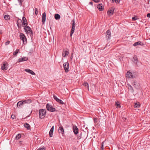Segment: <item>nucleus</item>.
<instances>
[{"label":"nucleus","mask_w":150,"mask_h":150,"mask_svg":"<svg viewBox=\"0 0 150 150\" xmlns=\"http://www.w3.org/2000/svg\"><path fill=\"white\" fill-rule=\"evenodd\" d=\"M145 2L146 3H147L149 4H150V3H149L150 0H145Z\"/></svg>","instance_id":"41"},{"label":"nucleus","mask_w":150,"mask_h":150,"mask_svg":"<svg viewBox=\"0 0 150 150\" xmlns=\"http://www.w3.org/2000/svg\"><path fill=\"white\" fill-rule=\"evenodd\" d=\"M46 14L45 12L43 13L42 16V22L44 24L46 20Z\"/></svg>","instance_id":"12"},{"label":"nucleus","mask_w":150,"mask_h":150,"mask_svg":"<svg viewBox=\"0 0 150 150\" xmlns=\"http://www.w3.org/2000/svg\"><path fill=\"white\" fill-rule=\"evenodd\" d=\"M10 43V41H8L5 43V45H8Z\"/></svg>","instance_id":"43"},{"label":"nucleus","mask_w":150,"mask_h":150,"mask_svg":"<svg viewBox=\"0 0 150 150\" xmlns=\"http://www.w3.org/2000/svg\"><path fill=\"white\" fill-rule=\"evenodd\" d=\"M134 62L135 64H137L138 62V59L136 56H134L133 57Z\"/></svg>","instance_id":"25"},{"label":"nucleus","mask_w":150,"mask_h":150,"mask_svg":"<svg viewBox=\"0 0 150 150\" xmlns=\"http://www.w3.org/2000/svg\"><path fill=\"white\" fill-rule=\"evenodd\" d=\"M147 16L148 17L150 18V13H148L147 15Z\"/></svg>","instance_id":"46"},{"label":"nucleus","mask_w":150,"mask_h":150,"mask_svg":"<svg viewBox=\"0 0 150 150\" xmlns=\"http://www.w3.org/2000/svg\"><path fill=\"white\" fill-rule=\"evenodd\" d=\"M21 137V135L20 134H18L16 136V139H18Z\"/></svg>","instance_id":"35"},{"label":"nucleus","mask_w":150,"mask_h":150,"mask_svg":"<svg viewBox=\"0 0 150 150\" xmlns=\"http://www.w3.org/2000/svg\"><path fill=\"white\" fill-rule=\"evenodd\" d=\"M38 13V11L37 8H35V14L36 15H37Z\"/></svg>","instance_id":"39"},{"label":"nucleus","mask_w":150,"mask_h":150,"mask_svg":"<svg viewBox=\"0 0 150 150\" xmlns=\"http://www.w3.org/2000/svg\"><path fill=\"white\" fill-rule=\"evenodd\" d=\"M72 27L70 34V36H72V34L74 32L75 29V21L74 19L72 21Z\"/></svg>","instance_id":"3"},{"label":"nucleus","mask_w":150,"mask_h":150,"mask_svg":"<svg viewBox=\"0 0 150 150\" xmlns=\"http://www.w3.org/2000/svg\"><path fill=\"white\" fill-rule=\"evenodd\" d=\"M1 33H2V31H1L0 30V34H1Z\"/></svg>","instance_id":"48"},{"label":"nucleus","mask_w":150,"mask_h":150,"mask_svg":"<svg viewBox=\"0 0 150 150\" xmlns=\"http://www.w3.org/2000/svg\"><path fill=\"white\" fill-rule=\"evenodd\" d=\"M25 27L24 28L25 32L28 34H31L32 32L29 26H25Z\"/></svg>","instance_id":"6"},{"label":"nucleus","mask_w":150,"mask_h":150,"mask_svg":"<svg viewBox=\"0 0 150 150\" xmlns=\"http://www.w3.org/2000/svg\"><path fill=\"white\" fill-rule=\"evenodd\" d=\"M128 88L130 90H131L133 92V88L131 86V85H129V87H128Z\"/></svg>","instance_id":"34"},{"label":"nucleus","mask_w":150,"mask_h":150,"mask_svg":"<svg viewBox=\"0 0 150 150\" xmlns=\"http://www.w3.org/2000/svg\"><path fill=\"white\" fill-rule=\"evenodd\" d=\"M22 20L23 22H22V24L25 26L27 24V21L26 20V18L24 17H23Z\"/></svg>","instance_id":"16"},{"label":"nucleus","mask_w":150,"mask_h":150,"mask_svg":"<svg viewBox=\"0 0 150 150\" xmlns=\"http://www.w3.org/2000/svg\"><path fill=\"white\" fill-rule=\"evenodd\" d=\"M53 98L54 100L58 103H59L60 99L58 98L55 95H53Z\"/></svg>","instance_id":"26"},{"label":"nucleus","mask_w":150,"mask_h":150,"mask_svg":"<svg viewBox=\"0 0 150 150\" xmlns=\"http://www.w3.org/2000/svg\"><path fill=\"white\" fill-rule=\"evenodd\" d=\"M93 3L92 1H91L89 2V4H90L91 5H93Z\"/></svg>","instance_id":"47"},{"label":"nucleus","mask_w":150,"mask_h":150,"mask_svg":"<svg viewBox=\"0 0 150 150\" xmlns=\"http://www.w3.org/2000/svg\"><path fill=\"white\" fill-rule=\"evenodd\" d=\"M59 103H60L61 104H64V103L63 102V101L61 100Z\"/></svg>","instance_id":"42"},{"label":"nucleus","mask_w":150,"mask_h":150,"mask_svg":"<svg viewBox=\"0 0 150 150\" xmlns=\"http://www.w3.org/2000/svg\"><path fill=\"white\" fill-rule=\"evenodd\" d=\"M31 100L30 99H28L25 100L24 101V103H29L31 102Z\"/></svg>","instance_id":"31"},{"label":"nucleus","mask_w":150,"mask_h":150,"mask_svg":"<svg viewBox=\"0 0 150 150\" xmlns=\"http://www.w3.org/2000/svg\"><path fill=\"white\" fill-rule=\"evenodd\" d=\"M112 2H115L117 3H119L120 1V0H110Z\"/></svg>","instance_id":"32"},{"label":"nucleus","mask_w":150,"mask_h":150,"mask_svg":"<svg viewBox=\"0 0 150 150\" xmlns=\"http://www.w3.org/2000/svg\"><path fill=\"white\" fill-rule=\"evenodd\" d=\"M106 38L107 40H110L111 37V32L109 30H108L106 32Z\"/></svg>","instance_id":"10"},{"label":"nucleus","mask_w":150,"mask_h":150,"mask_svg":"<svg viewBox=\"0 0 150 150\" xmlns=\"http://www.w3.org/2000/svg\"><path fill=\"white\" fill-rule=\"evenodd\" d=\"M39 117L41 119L43 118L46 114V110L45 109H41L39 110Z\"/></svg>","instance_id":"2"},{"label":"nucleus","mask_w":150,"mask_h":150,"mask_svg":"<svg viewBox=\"0 0 150 150\" xmlns=\"http://www.w3.org/2000/svg\"><path fill=\"white\" fill-rule=\"evenodd\" d=\"M24 126L25 128H27L28 129H29L30 127L29 125L27 123L25 124L24 125Z\"/></svg>","instance_id":"27"},{"label":"nucleus","mask_w":150,"mask_h":150,"mask_svg":"<svg viewBox=\"0 0 150 150\" xmlns=\"http://www.w3.org/2000/svg\"><path fill=\"white\" fill-rule=\"evenodd\" d=\"M15 115H12L11 116V117L12 119H15Z\"/></svg>","instance_id":"44"},{"label":"nucleus","mask_w":150,"mask_h":150,"mask_svg":"<svg viewBox=\"0 0 150 150\" xmlns=\"http://www.w3.org/2000/svg\"><path fill=\"white\" fill-rule=\"evenodd\" d=\"M69 63L68 62H65L63 64V66L65 71V72H67L69 71Z\"/></svg>","instance_id":"8"},{"label":"nucleus","mask_w":150,"mask_h":150,"mask_svg":"<svg viewBox=\"0 0 150 150\" xmlns=\"http://www.w3.org/2000/svg\"><path fill=\"white\" fill-rule=\"evenodd\" d=\"M25 71L28 73L31 74L33 75H35V73L32 70H30L28 69H25Z\"/></svg>","instance_id":"17"},{"label":"nucleus","mask_w":150,"mask_h":150,"mask_svg":"<svg viewBox=\"0 0 150 150\" xmlns=\"http://www.w3.org/2000/svg\"><path fill=\"white\" fill-rule=\"evenodd\" d=\"M115 104L117 106V107L120 108L121 107V106L120 105V104L119 102L118 101L116 102Z\"/></svg>","instance_id":"29"},{"label":"nucleus","mask_w":150,"mask_h":150,"mask_svg":"<svg viewBox=\"0 0 150 150\" xmlns=\"http://www.w3.org/2000/svg\"><path fill=\"white\" fill-rule=\"evenodd\" d=\"M59 133L63 134L64 133V130L63 127H60L59 129Z\"/></svg>","instance_id":"21"},{"label":"nucleus","mask_w":150,"mask_h":150,"mask_svg":"<svg viewBox=\"0 0 150 150\" xmlns=\"http://www.w3.org/2000/svg\"><path fill=\"white\" fill-rule=\"evenodd\" d=\"M138 45H144V44L141 41H138L137 42H135L133 44V46H136Z\"/></svg>","instance_id":"18"},{"label":"nucleus","mask_w":150,"mask_h":150,"mask_svg":"<svg viewBox=\"0 0 150 150\" xmlns=\"http://www.w3.org/2000/svg\"><path fill=\"white\" fill-rule=\"evenodd\" d=\"M69 54V52L68 51L66 50L63 51L62 53V55L63 57H65L66 56H67Z\"/></svg>","instance_id":"19"},{"label":"nucleus","mask_w":150,"mask_h":150,"mask_svg":"<svg viewBox=\"0 0 150 150\" xmlns=\"http://www.w3.org/2000/svg\"><path fill=\"white\" fill-rule=\"evenodd\" d=\"M20 39L23 41L24 44L27 43L26 39L24 34L22 33H20Z\"/></svg>","instance_id":"4"},{"label":"nucleus","mask_w":150,"mask_h":150,"mask_svg":"<svg viewBox=\"0 0 150 150\" xmlns=\"http://www.w3.org/2000/svg\"><path fill=\"white\" fill-rule=\"evenodd\" d=\"M83 86H85V87H86L88 88V90H89V88L88 84V83H87V82L84 83H83Z\"/></svg>","instance_id":"28"},{"label":"nucleus","mask_w":150,"mask_h":150,"mask_svg":"<svg viewBox=\"0 0 150 150\" xmlns=\"http://www.w3.org/2000/svg\"><path fill=\"white\" fill-rule=\"evenodd\" d=\"M73 132L75 134H77L78 133V129L77 127L76 126H73Z\"/></svg>","instance_id":"13"},{"label":"nucleus","mask_w":150,"mask_h":150,"mask_svg":"<svg viewBox=\"0 0 150 150\" xmlns=\"http://www.w3.org/2000/svg\"><path fill=\"white\" fill-rule=\"evenodd\" d=\"M133 86L136 89H138L139 88V84L135 81H134L132 83Z\"/></svg>","instance_id":"7"},{"label":"nucleus","mask_w":150,"mask_h":150,"mask_svg":"<svg viewBox=\"0 0 150 150\" xmlns=\"http://www.w3.org/2000/svg\"><path fill=\"white\" fill-rule=\"evenodd\" d=\"M24 101L22 102V101H20L18 102L17 103V107H20V106L22 105L23 104H24Z\"/></svg>","instance_id":"22"},{"label":"nucleus","mask_w":150,"mask_h":150,"mask_svg":"<svg viewBox=\"0 0 150 150\" xmlns=\"http://www.w3.org/2000/svg\"><path fill=\"white\" fill-rule=\"evenodd\" d=\"M4 18L5 19L8 20L10 19V16L8 15H6L4 16Z\"/></svg>","instance_id":"30"},{"label":"nucleus","mask_w":150,"mask_h":150,"mask_svg":"<svg viewBox=\"0 0 150 150\" xmlns=\"http://www.w3.org/2000/svg\"><path fill=\"white\" fill-rule=\"evenodd\" d=\"M101 150H103V142L102 143V145L101 146Z\"/></svg>","instance_id":"40"},{"label":"nucleus","mask_w":150,"mask_h":150,"mask_svg":"<svg viewBox=\"0 0 150 150\" xmlns=\"http://www.w3.org/2000/svg\"><path fill=\"white\" fill-rule=\"evenodd\" d=\"M72 56H71V59H72Z\"/></svg>","instance_id":"49"},{"label":"nucleus","mask_w":150,"mask_h":150,"mask_svg":"<svg viewBox=\"0 0 150 150\" xmlns=\"http://www.w3.org/2000/svg\"><path fill=\"white\" fill-rule=\"evenodd\" d=\"M114 11V8H111L110 9H109L107 12L109 16L112 15Z\"/></svg>","instance_id":"9"},{"label":"nucleus","mask_w":150,"mask_h":150,"mask_svg":"<svg viewBox=\"0 0 150 150\" xmlns=\"http://www.w3.org/2000/svg\"><path fill=\"white\" fill-rule=\"evenodd\" d=\"M45 148L44 146L42 147H40L37 149V150H45Z\"/></svg>","instance_id":"37"},{"label":"nucleus","mask_w":150,"mask_h":150,"mask_svg":"<svg viewBox=\"0 0 150 150\" xmlns=\"http://www.w3.org/2000/svg\"><path fill=\"white\" fill-rule=\"evenodd\" d=\"M19 50V49L16 50V51L13 53V55H16L18 53Z\"/></svg>","instance_id":"33"},{"label":"nucleus","mask_w":150,"mask_h":150,"mask_svg":"<svg viewBox=\"0 0 150 150\" xmlns=\"http://www.w3.org/2000/svg\"><path fill=\"white\" fill-rule=\"evenodd\" d=\"M54 126H53L50 129V130L49 132V135L50 137H52L53 134V133L54 131Z\"/></svg>","instance_id":"20"},{"label":"nucleus","mask_w":150,"mask_h":150,"mask_svg":"<svg viewBox=\"0 0 150 150\" xmlns=\"http://www.w3.org/2000/svg\"><path fill=\"white\" fill-rule=\"evenodd\" d=\"M55 18L57 20H59L60 18V16L58 14H55L54 16Z\"/></svg>","instance_id":"23"},{"label":"nucleus","mask_w":150,"mask_h":150,"mask_svg":"<svg viewBox=\"0 0 150 150\" xmlns=\"http://www.w3.org/2000/svg\"><path fill=\"white\" fill-rule=\"evenodd\" d=\"M140 106V103H136L134 105V107L135 108H139Z\"/></svg>","instance_id":"24"},{"label":"nucleus","mask_w":150,"mask_h":150,"mask_svg":"<svg viewBox=\"0 0 150 150\" xmlns=\"http://www.w3.org/2000/svg\"><path fill=\"white\" fill-rule=\"evenodd\" d=\"M98 8L100 11H102L104 9V7L102 6V4H99L97 6Z\"/></svg>","instance_id":"15"},{"label":"nucleus","mask_w":150,"mask_h":150,"mask_svg":"<svg viewBox=\"0 0 150 150\" xmlns=\"http://www.w3.org/2000/svg\"><path fill=\"white\" fill-rule=\"evenodd\" d=\"M95 2L98 3L100 1V0H93Z\"/></svg>","instance_id":"45"},{"label":"nucleus","mask_w":150,"mask_h":150,"mask_svg":"<svg viewBox=\"0 0 150 150\" xmlns=\"http://www.w3.org/2000/svg\"><path fill=\"white\" fill-rule=\"evenodd\" d=\"M7 65V64L6 63L3 64L1 66L2 69L4 70H7L8 69Z\"/></svg>","instance_id":"14"},{"label":"nucleus","mask_w":150,"mask_h":150,"mask_svg":"<svg viewBox=\"0 0 150 150\" xmlns=\"http://www.w3.org/2000/svg\"><path fill=\"white\" fill-rule=\"evenodd\" d=\"M28 58L26 57H21L18 59V62H21L23 61H26L28 60Z\"/></svg>","instance_id":"11"},{"label":"nucleus","mask_w":150,"mask_h":150,"mask_svg":"<svg viewBox=\"0 0 150 150\" xmlns=\"http://www.w3.org/2000/svg\"><path fill=\"white\" fill-rule=\"evenodd\" d=\"M94 121L95 123H97L98 122V120L96 118H95L94 119Z\"/></svg>","instance_id":"38"},{"label":"nucleus","mask_w":150,"mask_h":150,"mask_svg":"<svg viewBox=\"0 0 150 150\" xmlns=\"http://www.w3.org/2000/svg\"><path fill=\"white\" fill-rule=\"evenodd\" d=\"M127 77L129 78H134L137 76L136 72H131L130 71H127L126 74Z\"/></svg>","instance_id":"1"},{"label":"nucleus","mask_w":150,"mask_h":150,"mask_svg":"<svg viewBox=\"0 0 150 150\" xmlns=\"http://www.w3.org/2000/svg\"><path fill=\"white\" fill-rule=\"evenodd\" d=\"M132 19L133 21H135L138 19L137 17L136 16L133 17L132 18Z\"/></svg>","instance_id":"36"},{"label":"nucleus","mask_w":150,"mask_h":150,"mask_svg":"<svg viewBox=\"0 0 150 150\" xmlns=\"http://www.w3.org/2000/svg\"><path fill=\"white\" fill-rule=\"evenodd\" d=\"M46 108L47 110L50 112H54L56 110L55 108H53L52 106L48 103L47 104Z\"/></svg>","instance_id":"5"}]
</instances>
